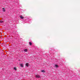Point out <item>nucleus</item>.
I'll return each mask as SVG.
<instances>
[{
    "mask_svg": "<svg viewBox=\"0 0 80 80\" xmlns=\"http://www.w3.org/2000/svg\"><path fill=\"white\" fill-rule=\"evenodd\" d=\"M35 77L36 78H41V77H40V76L38 75H35Z\"/></svg>",
    "mask_w": 80,
    "mask_h": 80,
    "instance_id": "obj_1",
    "label": "nucleus"
},
{
    "mask_svg": "<svg viewBox=\"0 0 80 80\" xmlns=\"http://www.w3.org/2000/svg\"><path fill=\"white\" fill-rule=\"evenodd\" d=\"M2 9L3 12H5V8H3Z\"/></svg>",
    "mask_w": 80,
    "mask_h": 80,
    "instance_id": "obj_2",
    "label": "nucleus"
},
{
    "mask_svg": "<svg viewBox=\"0 0 80 80\" xmlns=\"http://www.w3.org/2000/svg\"><path fill=\"white\" fill-rule=\"evenodd\" d=\"M29 65V64H28V63H27L26 64V67H28Z\"/></svg>",
    "mask_w": 80,
    "mask_h": 80,
    "instance_id": "obj_3",
    "label": "nucleus"
},
{
    "mask_svg": "<svg viewBox=\"0 0 80 80\" xmlns=\"http://www.w3.org/2000/svg\"><path fill=\"white\" fill-rule=\"evenodd\" d=\"M20 17L21 19H23V18H24V17H22V16H20Z\"/></svg>",
    "mask_w": 80,
    "mask_h": 80,
    "instance_id": "obj_4",
    "label": "nucleus"
},
{
    "mask_svg": "<svg viewBox=\"0 0 80 80\" xmlns=\"http://www.w3.org/2000/svg\"><path fill=\"white\" fill-rule=\"evenodd\" d=\"M28 50V49H25L24 50V52H27Z\"/></svg>",
    "mask_w": 80,
    "mask_h": 80,
    "instance_id": "obj_5",
    "label": "nucleus"
},
{
    "mask_svg": "<svg viewBox=\"0 0 80 80\" xmlns=\"http://www.w3.org/2000/svg\"><path fill=\"white\" fill-rule=\"evenodd\" d=\"M20 66L21 67H23V65L22 64H20Z\"/></svg>",
    "mask_w": 80,
    "mask_h": 80,
    "instance_id": "obj_6",
    "label": "nucleus"
},
{
    "mask_svg": "<svg viewBox=\"0 0 80 80\" xmlns=\"http://www.w3.org/2000/svg\"><path fill=\"white\" fill-rule=\"evenodd\" d=\"M55 67H56V68H58V66L57 65H55Z\"/></svg>",
    "mask_w": 80,
    "mask_h": 80,
    "instance_id": "obj_7",
    "label": "nucleus"
},
{
    "mask_svg": "<svg viewBox=\"0 0 80 80\" xmlns=\"http://www.w3.org/2000/svg\"><path fill=\"white\" fill-rule=\"evenodd\" d=\"M29 45H32V42H29Z\"/></svg>",
    "mask_w": 80,
    "mask_h": 80,
    "instance_id": "obj_8",
    "label": "nucleus"
},
{
    "mask_svg": "<svg viewBox=\"0 0 80 80\" xmlns=\"http://www.w3.org/2000/svg\"><path fill=\"white\" fill-rule=\"evenodd\" d=\"M3 21H2V20H0V23H3Z\"/></svg>",
    "mask_w": 80,
    "mask_h": 80,
    "instance_id": "obj_9",
    "label": "nucleus"
},
{
    "mask_svg": "<svg viewBox=\"0 0 80 80\" xmlns=\"http://www.w3.org/2000/svg\"><path fill=\"white\" fill-rule=\"evenodd\" d=\"M42 72H43V73H44L45 72V70H42L41 71Z\"/></svg>",
    "mask_w": 80,
    "mask_h": 80,
    "instance_id": "obj_10",
    "label": "nucleus"
},
{
    "mask_svg": "<svg viewBox=\"0 0 80 80\" xmlns=\"http://www.w3.org/2000/svg\"><path fill=\"white\" fill-rule=\"evenodd\" d=\"M14 70H17V68H14Z\"/></svg>",
    "mask_w": 80,
    "mask_h": 80,
    "instance_id": "obj_11",
    "label": "nucleus"
}]
</instances>
